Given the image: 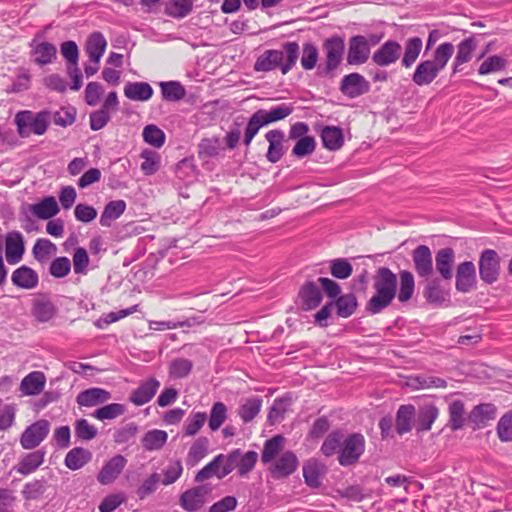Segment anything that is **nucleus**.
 I'll use <instances>...</instances> for the list:
<instances>
[{
	"label": "nucleus",
	"mask_w": 512,
	"mask_h": 512,
	"mask_svg": "<svg viewBox=\"0 0 512 512\" xmlns=\"http://www.w3.org/2000/svg\"><path fill=\"white\" fill-rule=\"evenodd\" d=\"M30 56L34 64L46 66L57 59V48L53 43L38 41L37 36L29 43Z\"/></svg>",
	"instance_id": "obj_9"
},
{
	"label": "nucleus",
	"mask_w": 512,
	"mask_h": 512,
	"mask_svg": "<svg viewBox=\"0 0 512 512\" xmlns=\"http://www.w3.org/2000/svg\"><path fill=\"white\" fill-rule=\"evenodd\" d=\"M50 424L47 420L41 419L29 425L21 434L20 444L23 449L31 450L40 445L47 437Z\"/></svg>",
	"instance_id": "obj_7"
},
{
	"label": "nucleus",
	"mask_w": 512,
	"mask_h": 512,
	"mask_svg": "<svg viewBox=\"0 0 512 512\" xmlns=\"http://www.w3.org/2000/svg\"><path fill=\"white\" fill-rule=\"evenodd\" d=\"M318 60V49L313 43H305L301 57V65L305 70H312Z\"/></svg>",
	"instance_id": "obj_64"
},
{
	"label": "nucleus",
	"mask_w": 512,
	"mask_h": 512,
	"mask_svg": "<svg viewBox=\"0 0 512 512\" xmlns=\"http://www.w3.org/2000/svg\"><path fill=\"white\" fill-rule=\"evenodd\" d=\"M316 148V141L312 136H306L297 140L292 149V155L297 158H304L311 155Z\"/></svg>",
	"instance_id": "obj_57"
},
{
	"label": "nucleus",
	"mask_w": 512,
	"mask_h": 512,
	"mask_svg": "<svg viewBox=\"0 0 512 512\" xmlns=\"http://www.w3.org/2000/svg\"><path fill=\"white\" fill-rule=\"evenodd\" d=\"M370 56L369 41L365 36L356 35L349 39L347 63L361 65L367 62Z\"/></svg>",
	"instance_id": "obj_10"
},
{
	"label": "nucleus",
	"mask_w": 512,
	"mask_h": 512,
	"mask_svg": "<svg viewBox=\"0 0 512 512\" xmlns=\"http://www.w3.org/2000/svg\"><path fill=\"white\" fill-rule=\"evenodd\" d=\"M424 296L428 302L437 305H440L447 300V293L443 291L436 281H431L427 284Z\"/></svg>",
	"instance_id": "obj_60"
},
{
	"label": "nucleus",
	"mask_w": 512,
	"mask_h": 512,
	"mask_svg": "<svg viewBox=\"0 0 512 512\" xmlns=\"http://www.w3.org/2000/svg\"><path fill=\"white\" fill-rule=\"evenodd\" d=\"M126 202L124 200H114L108 202L100 216L99 223L103 227H110L125 211Z\"/></svg>",
	"instance_id": "obj_32"
},
{
	"label": "nucleus",
	"mask_w": 512,
	"mask_h": 512,
	"mask_svg": "<svg viewBox=\"0 0 512 512\" xmlns=\"http://www.w3.org/2000/svg\"><path fill=\"white\" fill-rule=\"evenodd\" d=\"M500 257L495 250L485 249L479 258V275L483 282L492 284L498 280Z\"/></svg>",
	"instance_id": "obj_6"
},
{
	"label": "nucleus",
	"mask_w": 512,
	"mask_h": 512,
	"mask_svg": "<svg viewBox=\"0 0 512 512\" xmlns=\"http://www.w3.org/2000/svg\"><path fill=\"white\" fill-rule=\"evenodd\" d=\"M186 95V89L179 81L162 82V98L167 101L177 102Z\"/></svg>",
	"instance_id": "obj_48"
},
{
	"label": "nucleus",
	"mask_w": 512,
	"mask_h": 512,
	"mask_svg": "<svg viewBox=\"0 0 512 512\" xmlns=\"http://www.w3.org/2000/svg\"><path fill=\"white\" fill-rule=\"evenodd\" d=\"M193 368L191 360L186 358L173 359L169 364V377L173 379H180L187 377Z\"/></svg>",
	"instance_id": "obj_51"
},
{
	"label": "nucleus",
	"mask_w": 512,
	"mask_h": 512,
	"mask_svg": "<svg viewBox=\"0 0 512 512\" xmlns=\"http://www.w3.org/2000/svg\"><path fill=\"white\" fill-rule=\"evenodd\" d=\"M401 51L402 47L397 41L388 40L373 53L372 60L378 66H389L399 59Z\"/></svg>",
	"instance_id": "obj_17"
},
{
	"label": "nucleus",
	"mask_w": 512,
	"mask_h": 512,
	"mask_svg": "<svg viewBox=\"0 0 512 512\" xmlns=\"http://www.w3.org/2000/svg\"><path fill=\"white\" fill-rule=\"evenodd\" d=\"M454 53L450 42L441 43L433 52L432 59L421 61L412 75V81L418 86L431 84L446 67Z\"/></svg>",
	"instance_id": "obj_3"
},
{
	"label": "nucleus",
	"mask_w": 512,
	"mask_h": 512,
	"mask_svg": "<svg viewBox=\"0 0 512 512\" xmlns=\"http://www.w3.org/2000/svg\"><path fill=\"white\" fill-rule=\"evenodd\" d=\"M423 43L419 37H411L406 40L404 45V54L402 57V65L405 68H410L419 57Z\"/></svg>",
	"instance_id": "obj_38"
},
{
	"label": "nucleus",
	"mask_w": 512,
	"mask_h": 512,
	"mask_svg": "<svg viewBox=\"0 0 512 512\" xmlns=\"http://www.w3.org/2000/svg\"><path fill=\"white\" fill-rule=\"evenodd\" d=\"M415 416L413 405H401L396 414V430L403 435L412 429V421Z\"/></svg>",
	"instance_id": "obj_40"
},
{
	"label": "nucleus",
	"mask_w": 512,
	"mask_h": 512,
	"mask_svg": "<svg viewBox=\"0 0 512 512\" xmlns=\"http://www.w3.org/2000/svg\"><path fill=\"white\" fill-rule=\"evenodd\" d=\"M31 76L25 68H19L17 76L11 86L7 88L8 93H19L30 88Z\"/></svg>",
	"instance_id": "obj_62"
},
{
	"label": "nucleus",
	"mask_w": 512,
	"mask_h": 512,
	"mask_svg": "<svg viewBox=\"0 0 512 512\" xmlns=\"http://www.w3.org/2000/svg\"><path fill=\"white\" fill-rule=\"evenodd\" d=\"M32 313L38 321L47 322L54 317L56 306L48 298H39L33 303Z\"/></svg>",
	"instance_id": "obj_41"
},
{
	"label": "nucleus",
	"mask_w": 512,
	"mask_h": 512,
	"mask_svg": "<svg viewBox=\"0 0 512 512\" xmlns=\"http://www.w3.org/2000/svg\"><path fill=\"white\" fill-rule=\"evenodd\" d=\"M262 399L254 396L247 398L239 407L238 414L244 423L252 421L260 412Z\"/></svg>",
	"instance_id": "obj_43"
},
{
	"label": "nucleus",
	"mask_w": 512,
	"mask_h": 512,
	"mask_svg": "<svg viewBox=\"0 0 512 512\" xmlns=\"http://www.w3.org/2000/svg\"><path fill=\"white\" fill-rule=\"evenodd\" d=\"M455 252L450 247L439 249L435 255V266L439 275L444 280H450L453 276Z\"/></svg>",
	"instance_id": "obj_21"
},
{
	"label": "nucleus",
	"mask_w": 512,
	"mask_h": 512,
	"mask_svg": "<svg viewBox=\"0 0 512 512\" xmlns=\"http://www.w3.org/2000/svg\"><path fill=\"white\" fill-rule=\"evenodd\" d=\"M415 272L420 278H429L433 274V257L426 245L417 246L411 253Z\"/></svg>",
	"instance_id": "obj_11"
},
{
	"label": "nucleus",
	"mask_w": 512,
	"mask_h": 512,
	"mask_svg": "<svg viewBox=\"0 0 512 512\" xmlns=\"http://www.w3.org/2000/svg\"><path fill=\"white\" fill-rule=\"evenodd\" d=\"M408 385L414 389L446 388V380L427 375H418L409 379Z\"/></svg>",
	"instance_id": "obj_46"
},
{
	"label": "nucleus",
	"mask_w": 512,
	"mask_h": 512,
	"mask_svg": "<svg viewBox=\"0 0 512 512\" xmlns=\"http://www.w3.org/2000/svg\"><path fill=\"white\" fill-rule=\"evenodd\" d=\"M11 281L18 288L31 290L38 286L39 276L34 269L22 265L13 271Z\"/></svg>",
	"instance_id": "obj_19"
},
{
	"label": "nucleus",
	"mask_w": 512,
	"mask_h": 512,
	"mask_svg": "<svg viewBox=\"0 0 512 512\" xmlns=\"http://www.w3.org/2000/svg\"><path fill=\"white\" fill-rule=\"evenodd\" d=\"M478 41L471 35L461 40L456 47V55L452 63L453 73L461 71V66L470 62L477 49Z\"/></svg>",
	"instance_id": "obj_15"
},
{
	"label": "nucleus",
	"mask_w": 512,
	"mask_h": 512,
	"mask_svg": "<svg viewBox=\"0 0 512 512\" xmlns=\"http://www.w3.org/2000/svg\"><path fill=\"white\" fill-rule=\"evenodd\" d=\"M30 211L39 219H50L60 211L53 196L44 197L40 202L30 205Z\"/></svg>",
	"instance_id": "obj_29"
},
{
	"label": "nucleus",
	"mask_w": 512,
	"mask_h": 512,
	"mask_svg": "<svg viewBox=\"0 0 512 512\" xmlns=\"http://www.w3.org/2000/svg\"><path fill=\"white\" fill-rule=\"evenodd\" d=\"M325 73L330 74L341 64L345 51L344 39L340 36L327 38L323 43Z\"/></svg>",
	"instance_id": "obj_5"
},
{
	"label": "nucleus",
	"mask_w": 512,
	"mask_h": 512,
	"mask_svg": "<svg viewBox=\"0 0 512 512\" xmlns=\"http://www.w3.org/2000/svg\"><path fill=\"white\" fill-rule=\"evenodd\" d=\"M477 283L476 268L473 262L464 261L457 266L455 287L459 292L468 293Z\"/></svg>",
	"instance_id": "obj_13"
},
{
	"label": "nucleus",
	"mask_w": 512,
	"mask_h": 512,
	"mask_svg": "<svg viewBox=\"0 0 512 512\" xmlns=\"http://www.w3.org/2000/svg\"><path fill=\"white\" fill-rule=\"evenodd\" d=\"M228 417V408L223 402H215L208 417V427L211 431H217Z\"/></svg>",
	"instance_id": "obj_45"
},
{
	"label": "nucleus",
	"mask_w": 512,
	"mask_h": 512,
	"mask_svg": "<svg viewBox=\"0 0 512 512\" xmlns=\"http://www.w3.org/2000/svg\"><path fill=\"white\" fill-rule=\"evenodd\" d=\"M353 267L345 258H337L330 262V272L338 279H347L351 276Z\"/></svg>",
	"instance_id": "obj_59"
},
{
	"label": "nucleus",
	"mask_w": 512,
	"mask_h": 512,
	"mask_svg": "<svg viewBox=\"0 0 512 512\" xmlns=\"http://www.w3.org/2000/svg\"><path fill=\"white\" fill-rule=\"evenodd\" d=\"M45 383L44 373L33 371L23 378L20 389L24 395H37L43 390Z\"/></svg>",
	"instance_id": "obj_30"
},
{
	"label": "nucleus",
	"mask_w": 512,
	"mask_h": 512,
	"mask_svg": "<svg viewBox=\"0 0 512 512\" xmlns=\"http://www.w3.org/2000/svg\"><path fill=\"white\" fill-rule=\"evenodd\" d=\"M397 275L387 267H380L373 278L374 295L366 304V311L378 314L387 308L397 294Z\"/></svg>",
	"instance_id": "obj_1"
},
{
	"label": "nucleus",
	"mask_w": 512,
	"mask_h": 512,
	"mask_svg": "<svg viewBox=\"0 0 512 512\" xmlns=\"http://www.w3.org/2000/svg\"><path fill=\"white\" fill-rule=\"evenodd\" d=\"M341 92L349 97L356 98L370 90L369 82L359 73H350L342 78Z\"/></svg>",
	"instance_id": "obj_14"
},
{
	"label": "nucleus",
	"mask_w": 512,
	"mask_h": 512,
	"mask_svg": "<svg viewBox=\"0 0 512 512\" xmlns=\"http://www.w3.org/2000/svg\"><path fill=\"white\" fill-rule=\"evenodd\" d=\"M439 415V410L434 404H428L420 408L417 418V430L428 431Z\"/></svg>",
	"instance_id": "obj_44"
},
{
	"label": "nucleus",
	"mask_w": 512,
	"mask_h": 512,
	"mask_svg": "<svg viewBox=\"0 0 512 512\" xmlns=\"http://www.w3.org/2000/svg\"><path fill=\"white\" fill-rule=\"evenodd\" d=\"M337 314L340 317H349L357 307V300L353 294L339 296L335 302Z\"/></svg>",
	"instance_id": "obj_53"
},
{
	"label": "nucleus",
	"mask_w": 512,
	"mask_h": 512,
	"mask_svg": "<svg viewBox=\"0 0 512 512\" xmlns=\"http://www.w3.org/2000/svg\"><path fill=\"white\" fill-rule=\"evenodd\" d=\"M507 63V59L500 55L489 56L479 66L478 73L480 75H488L503 71L505 70Z\"/></svg>",
	"instance_id": "obj_49"
},
{
	"label": "nucleus",
	"mask_w": 512,
	"mask_h": 512,
	"mask_svg": "<svg viewBox=\"0 0 512 512\" xmlns=\"http://www.w3.org/2000/svg\"><path fill=\"white\" fill-rule=\"evenodd\" d=\"M290 406V399L279 398L275 399L270 411L268 413V421L271 424L280 422L284 418V414L287 412Z\"/></svg>",
	"instance_id": "obj_58"
},
{
	"label": "nucleus",
	"mask_w": 512,
	"mask_h": 512,
	"mask_svg": "<svg viewBox=\"0 0 512 512\" xmlns=\"http://www.w3.org/2000/svg\"><path fill=\"white\" fill-rule=\"evenodd\" d=\"M497 409L491 403L476 405L468 415V420L474 424V429H479L487 425L496 417Z\"/></svg>",
	"instance_id": "obj_24"
},
{
	"label": "nucleus",
	"mask_w": 512,
	"mask_h": 512,
	"mask_svg": "<svg viewBox=\"0 0 512 512\" xmlns=\"http://www.w3.org/2000/svg\"><path fill=\"white\" fill-rule=\"evenodd\" d=\"M159 383L157 380L152 379L134 390L130 396V400L135 405H143L147 403L156 393Z\"/></svg>",
	"instance_id": "obj_42"
},
{
	"label": "nucleus",
	"mask_w": 512,
	"mask_h": 512,
	"mask_svg": "<svg viewBox=\"0 0 512 512\" xmlns=\"http://www.w3.org/2000/svg\"><path fill=\"white\" fill-rule=\"evenodd\" d=\"M299 297L301 306L304 310L316 308L322 301V293L318 285L314 282L306 283L300 290Z\"/></svg>",
	"instance_id": "obj_27"
},
{
	"label": "nucleus",
	"mask_w": 512,
	"mask_h": 512,
	"mask_svg": "<svg viewBox=\"0 0 512 512\" xmlns=\"http://www.w3.org/2000/svg\"><path fill=\"white\" fill-rule=\"evenodd\" d=\"M415 291V280L413 274L408 270L399 273V291L396 294L399 302H408Z\"/></svg>",
	"instance_id": "obj_37"
},
{
	"label": "nucleus",
	"mask_w": 512,
	"mask_h": 512,
	"mask_svg": "<svg viewBox=\"0 0 512 512\" xmlns=\"http://www.w3.org/2000/svg\"><path fill=\"white\" fill-rule=\"evenodd\" d=\"M107 42L101 32H93L86 43V53L89 60L93 63L99 64L101 57L103 56Z\"/></svg>",
	"instance_id": "obj_28"
},
{
	"label": "nucleus",
	"mask_w": 512,
	"mask_h": 512,
	"mask_svg": "<svg viewBox=\"0 0 512 512\" xmlns=\"http://www.w3.org/2000/svg\"><path fill=\"white\" fill-rule=\"evenodd\" d=\"M70 271L71 262L65 256L55 258L49 266V273L55 278H63L67 276Z\"/></svg>",
	"instance_id": "obj_63"
},
{
	"label": "nucleus",
	"mask_w": 512,
	"mask_h": 512,
	"mask_svg": "<svg viewBox=\"0 0 512 512\" xmlns=\"http://www.w3.org/2000/svg\"><path fill=\"white\" fill-rule=\"evenodd\" d=\"M92 453L82 447H75L71 449L65 456L64 463L70 470H78L90 462Z\"/></svg>",
	"instance_id": "obj_36"
},
{
	"label": "nucleus",
	"mask_w": 512,
	"mask_h": 512,
	"mask_svg": "<svg viewBox=\"0 0 512 512\" xmlns=\"http://www.w3.org/2000/svg\"><path fill=\"white\" fill-rule=\"evenodd\" d=\"M364 437L360 434H353L343 442L339 450V463L348 466L356 462L364 451Z\"/></svg>",
	"instance_id": "obj_8"
},
{
	"label": "nucleus",
	"mask_w": 512,
	"mask_h": 512,
	"mask_svg": "<svg viewBox=\"0 0 512 512\" xmlns=\"http://www.w3.org/2000/svg\"><path fill=\"white\" fill-rule=\"evenodd\" d=\"M209 489L205 486H198L185 491L181 496V506L186 511H196L206 502Z\"/></svg>",
	"instance_id": "obj_22"
},
{
	"label": "nucleus",
	"mask_w": 512,
	"mask_h": 512,
	"mask_svg": "<svg viewBox=\"0 0 512 512\" xmlns=\"http://www.w3.org/2000/svg\"><path fill=\"white\" fill-rule=\"evenodd\" d=\"M57 251L56 245L46 238H39L36 240L33 248V257L40 263L45 262L51 255Z\"/></svg>",
	"instance_id": "obj_47"
},
{
	"label": "nucleus",
	"mask_w": 512,
	"mask_h": 512,
	"mask_svg": "<svg viewBox=\"0 0 512 512\" xmlns=\"http://www.w3.org/2000/svg\"><path fill=\"white\" fill-rule=\"evenodd\" d=\"M323 146L331 151L340 149L344 143L341 128L336 126H325L320 134Z\"/></svg>",
	"instance_id": "obj_34"
},
{
	"label": "nucleus",
	"mask_w": 512,
	"mask_h": 512,
	"mask_svg": "<svg viewBox=\"0 0 512 512\" xmlns=\"http://www.w3.org/2000/svg\"><path fill=\"white\" fill-rule=\"evenodd\" d=\"M207 420V415L205 412H194L191 413L185 422L184 434L186 436H194L196 435L200 429L203 427Z\"/></svg>",
	"instance_id": "obj_54"
},
{
	"label": "nucleus",
	"mask_w": 512,
	"mask_h": 512,
	"mask_svg": "<svg viewBox=\"0 0 512 512\" xmlns=\"http://www.w3.org/2000/svg\"><path fill=\"white\" fill-rule=\"evenodd\" d=\"M25 252L24 238L19 231H10L5 237V256L9 264H17Z\"/></svg>",
	"instance_id": "obj_16"
},
{
	"label": "nucleus",
	"mask_w": 512,
	"mask_h": 512,
	"mask_svg": "<svg viewBox=\"0 0 512 512\" xmlns=\"http://www.w3.org/2000/svg\"><path fill=\"white\" fill-rule=\"evenodd\" d=\"M127 460L122 455H116L107 461L97 475V480L102 485L114 482L125 468Z\"/></svg>",
	"instance_id": "obj_18"
},
{
	"label": "nucleus",
	"mask_w": 512,
	"mask_h": 512,
	"mask_svg": "<svg viewBox=\"0 0 512 512\" xmlns=\"http://www.w3.org/2000/svg\"><path fill=\"white\" fill-rule=\"evenodd\" d=\"M298 465L299 460L296 454L292 451H285L274 460L269 470L273 478L281 479L293 474L297 470Z\"/></svg>",
	"instance_id": "obj_12"
},
{
	"label": "nucleus",
	"mask_w": 512,
	"mask_h": 512,
	"mask_svg": "<svg viewBox=\"0 0 512 512\" xmlns=\"http://www.w3.org/2000/svg\"><path fill=\"white\" fill-rule=\"evenodd\" d=\"M325 465L312 458L303 464V477L305 483L312 488H318L321 485V478L325 474Z\"/></svg>",
	"instance_id": "obj_25"
},
{
	"label": "nucleus",
	"mask_w": 512,
	"mask_h": 512,
	"mask_svg": "<svg viewBox=\"0 0 512 512\" xmlns=\"http://www.w3.org/2000/svg\"><path fill=\"white\" fill-rule=\"evenodd\" d=\"M14 122L21 138H28L32 134L41 136L49 127L51 112L49 110L39 112L22 110L16 113Z\"/></svg>",
	"instance_id": "obj_4"
},
{
	"label": "nucleus",
	"mask_w": 512,
	"mask_h": 512,
	"mask_svg": "<svg viewBox=\"0 0 512 512\" xmlns=\"http://www.w3.org/2000/svg\"><path fill=\"white\" fill-rule=\"evenodd\" d=\"M293 110L294 108L291 104L283 103L278 106L272 107L270 110H257L256 113L266 126L270 123H274L285 119L290 114H292Z\"/></svg>",
	"instance_id": "obj_31"
},
{
	"label": "nucleus",
	"mask_w": 512,
	"mask_h": 512,
	"mask_svg": "<svg viewBox=\"0 0 512 512\" xmlns=\"http://www.w3.org/2000/svg\"><path fill=\"white\" fill-rule=\"evenodd\" d=\"M125 411L126 408L123 404L111 403L96 409L92 416L101 421L112 420L123 415Z\"/></svg>",
	"instance_id": "obj_52"
},
{
	"label": "nucleus",
	"mask_w": 512,
	"mask_h": 512,
	"mask_svg": "<svg viewBox=\"0 0 512 512\" xmlns=\"http://www.w3.org/2000/svg\"><path fill=\"white\" fill-rule=\"evenodd\" d=\"M496 430L502 442H512V411L505 413L499 419Z\"/></svg>",
	"instance_id": "obj_61"
},
{
	"label": "nucleus",
	"mask_w": 512,
	"mask_h": 512,
	"mask_svg": "<svg viewBox=\"0 0 512 512\" xmlns=\"http://www.w3.org/2000/svg\"><path fill=\"white\" fill-rule=\"evenodd\" d=\"M75 120L76 109L74 107H62L60 110L51 113V121L61 127L70 126Z\"/></svg>",
	"instance_id": "obj_56"
},
{
	"label": "nucleus",
	"mask_w": 512,
	"mask_h": 512,
	"mask_svg": "<svg viewBox=\"0 0 512 512\" xmlns=\"http://www.w3.org/2000/svg\"><path fill=\"white\" fill-rule=\"evenodd\" d=\"M265 138L269 143L266 158L271 163H277L284 155L285 134L282 130L275 129L268 131Z\"/></svg>",
	"instance_id": "obj_23"
},
{
	"label": "nucleus",
	"mask_w": 512,
	"mask_h": 512,
	"mask_svg": "<svg viewBox=\"0 0 512 512\" xmlns=\"http://www.w3.org/2000/svg\"><path fill=\"white\" fill-rule=\"evenodd\" d=\"M285 438L282 435H275L265 441L261 453V461L263 464L271 463L276 456L282 451Z\"/></svg>",
	"instance_id": "obj_39"
},
{
	"label": "nucleus",
	"mask_w": 512,
	"mask_h": 512,
	"mask_svg": "<svg viewBox=\"0 0 512 512\" xmlns=\"http://www.w3.org/2000/svg\"><path fill=\"white\" fill-rule=\"evenodd\" d=\"M17 407L15 404H5L0 399V431H6L15 421Z\"/></svg>",
	"instance_id": "obj_55"
},
{
	"label": "nucleus",
	"mask_w": 512,
	"mask_h": 512,
	"mask_svg": "<svg viewBox=\"0 0 512 512\" xmlns=\"http://www.w3.org/2000/svg\"><path fill=\"white\" fill-rule=\"evenodd\" d=\"M199 157L201 159H210L217 157L223 150L221 141L219 138H206L203 139L199 146Z\"/></svg>",
	"instance_id": "obj_50"
},
{
	"label": "nucleus",
	"mask_w": 512,
	"mask_h": 512,
	"mask_svg": "<svg viewBox=\"0 0 512 512\" xmlns=\"http://www.w3.org/2000/svg\"><path fill=\"white\" fill-rule=\"evenodd\" d=\"M124 94L133 101H147L152 97L153 89L146 82H128L124 87Z\"/></svg>",
	"instance_id": "obj_35"
},
{
	"label": "nucleus",
	"mask_w": 512,
	"mask_h": 512,
	"mask_svg": "<svg viewBox=\"0 0 512 512\" xmlns=\"http://www.w3.org/2000/svg\"><path fill=\"white\" fill-rule=\"evenodd\" d=\"M449 421L448 427L452 431H458L465 426L468 419L466 416L465 404L460 399L452 400L448 405Z\"/></svg>",
	"instance_id": "obj_26"
},
{
	"label": "nucleus",
	"mask_w": 512,
	"mask_h": 512,
	"mask_svg": "<svg viewBox=\"0 0 512 512\" xmlns=\"http://www.w3.org/2000/svg\"><path fill=\"white\" fill-rule=\"evenodd\" d=\"M299 52L300 47L297 42L285 43L282 50H266L257 58L254 70L269 72L279 69L285 75L295 66L299 58Z\"/></svg>",
	"instance_id": "obj_2"
},
{
	"label": "nucleus",
	"mask_w": 512,
	"mask_h": 512,
	"mask_svg": "<svg viewBox=\"0 0 512 512\" xmlns=\"http://www.w3.org/2000/svg\"><path fill=\"white\" fill-rule=\"evenodd\" d=\"M111 399V393L103 388L92 387L81 391L77 397L76 402L79 406L93 407L103 404Z\"/></svg>",
	"instance_id": "obj_20"
},
{
	"label": "nucleus",
	"mask_w": 512,
	"mask_h": 512,
	"mask_svg": "<svg viewBox=\"0 0 512 512\" xmlns=\"http://www.w3.org/2000/svg\"><path fill=\"white\" fill-rule=\"evenodd\" d=\"M45 451L37 450L26 454L15 467L22 475H28L37 470L44 462Z\"/></svg>",
	"instance_id": "obj_33"
}]
</instances>
